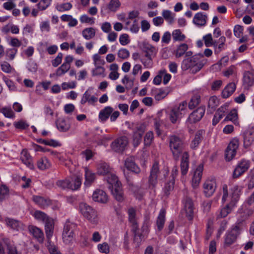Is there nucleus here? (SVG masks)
I'll return each mask as SVG.
<instances>
[{
	"label": "nucleus",
	"mask_w": 254,
	"mask_h": 254,
	"mask_svg": "<svg viewBox=\"0 0 254 254\" xmlns=\"http://www.w3.org/2000/svg\"><path fill=\"white\" fill-rule=\"evenodd\" d=\"M206 62L207 60L204 58L203 55H195L184 59L182 62L181 67L184 70L190 69L191 73H196L202 69Z\"/></svg>",
	"instance_id": "obj_1"
},
{
	"label": "nucleus",
	"mask_w": 254,
	"mask_h": 254,
	"mask_svg": "<svg viewBox=\"0 0 254 254\" xmlns=\"http://www.w3.org/2000/svg\"><path fill=\"white\" fill-rule=\"evenodd\" d=\"M231 201L225 206L222 207L216 212L217 220L226 217L236 206L239 198L240 189L238 186H233L231 190Z\"/></svg>",
	"instance_id": "obj_2"
},
{
	"label": "nucleus",
	"mask_w": 254,
	"mask_h": 254,
	"mask_svg": "<svg viewBox=\"0 0 254 254\" xmlns=\"http://www.w3.org/2000/svg\"><path fill=\"white\" fill-rule=\"evenodd\" d=\"M79 210L83 217L91 225L96 226L100 222V217L97 211L86 203L79 204Z\"/></svg>",
	"instance_id": "obj_3"
},
{
	"label": "nucleus",
	"mask_w": 254,
	"mask_h": 254,
	"mask_svg": "<svg viewBox=\"0 0 254 254\" xmlns=\"http://www.w3.org/2000/svg\"><path fill=\"white\" fill-rule=\"evenodd\" d=\"M169 170L167 169L161 171L159 169V164L155 162L151 169L150 175L148 179V185L150 188H154L158 183V180L165 179L168 175Z\"/></svg>",
	"instance_id": "obj_4"
},
{
	"label": "nucleus",
	"mask_w": 254,
	"mask_h": 254,
	"mask_svg": "<svg viewBox=\"0 0 254 254\" xmlns=\"http://www.w3.org/2000/svg\"><path fill=\"white\" fill-rule=\"evenodd\" d=\"M169 147L173 158L177 161L184 149V139L178 135H172L169 136Z\"/></svg>",
	"instance_id": "obj_5"
},
{
	"label": "nucleus",
	"mask_w": 254,
	"mask_h": 254,
	"mask_svg": "<svg viewBox=\"0 0 254 254\" xmlns=\"http://www.w3.org/2000/svg\"><path fill=\"white\" fill-rule=\"evenodd\" d=\"M74 185H71V182L69 179H65L64 180H59L57 182V185L58 187L62 189H70L72 190H78L82 183V179L79 177H76L73 181Z\"/></svg>",
	"instance_id": "obj_6"
},
{
	"label": "nucleus",
	"mask_w": 254,
	"mask_h": 254,
	"mask_svg": "<svg viewBox=\"0 0 254 254\" xmlns=\"http://www.w3.org/2000/svg\"><path fill=\"white\" fill-rule=\"evenodd\" d=\"M239 146V140L237 137L233 138L228 144L225 153L226 160L230 161L236 155L237 150Z\"/></svg>",
	"instance_id": "obj_7"
},
{
	"label": "nucleus",
	"mask_w": 254,
	"mask_h": 254,
	"mask_svg": "<svg viewBox=\"0 0 254 254\" xmlns=\"http://www.w3.org/2000/svg\"><path fill=\"white\" fill-rule=\"evenodd\" d=\"M250 165L251 162L249 160L242 159L238 163L235 169L233 171V177L234 178H238L240 177L244 173L248 171L250 167Z\"/></svg>",
	"instance_id": "obj_8"
},
{
	"label": "nucleus",
	"mask_w": 254,
	"mask_h": 254,
	"mask_svg": "<svg viewBox=\"0 0 254 254\" xmlns=\"http://www.w3.org/2000/svg\"><path fill=\"white\" fill-rule=\"evenodd\" d=\"M128 144V140L126 136H121L115 140L111 144L112 149L118 153L123 152Z\"/></svg>",
	"instance_id": "obj_9"
},
{
	"label": "nucleus",
	"mask_w": 254,
	"mask_h": 254,
	"mask_svg": "<svg viewBox=\"0 0 254 254\" xmlns=\"http://www.w3.org/2000/svg\"><path fill=\"white\" fill-rule=\"evenodd\" d=\"M184 208L186 211V217L189 220H192L194 215V204L192 199L186 196L184 197L183 200Z\"/></svg>",
	"instance_id": "obj_10"
},
{
	"label": "nucleus",
	"mask_w": 254,
	"mask_h": 254,
	"mask_svg": "<svg viewBox=\"0 0 254 254\" xmlns=\"http://www.w3.org/2000/svg\"><path fill=\"white\" fill-rule=\"evenodd\" d=\"M205 112L204 106H200L192 112L189 116L187 123L193 124L199 122L203 117Z\"/></svg>",
	"instance_id": "obj_11"
},
{
	"label": "nucleus",
	"mask_w": 254,
	"mask_h": 254,
	"mask_svg": "<svg viewBox=\"0 0 254 254\" xmlns=\"http://www.w3.org/2000/svg\"><path fill=\"white\" fill-rule=\"evenodd\" d=\"M203 192L205 196H211L216 189V183L213 179L206 180L203 185Z\"/></svg>",
	"instance_id": "obj_12"
},
{
	"label": "nucleus",
	"mask_w": 254,
	"mask_h": 254,
	"mask_svg": "<svg viewBox=\"0 0 254 254\" xmlns=\"http://www.w3.org/2000/svg\"><path fill=\"white\" fill-rule=\"evenodd\" d=\"M240 233V229L239 226H236L230 231L228 232L225 235V244L230 246L236 240L237 236Z\"/></svg>",
	"instance_id": "obj_13"
},
{
	"label": "nucleus",
	"mask_w": 254,
	"mask_h": 254,
	"mask_svg": "<svg viewBox=\"0 0 254 254\" xmlns=\"http://www.w3.org/2000/svg\"><path fill=\"white\" fill-rule=\"evenodd\" d=\"M145 129L146 126L144 124H138L136 125L133 139L134 146H137L141 142L142 134Z\"/></svg>",
	"instance_id": "obj_14"
},
{
	"label": "nucleus",
	"mask_w": 254,
	"mask_h": 254,
	"mask_svg": "<svg viewBox=\"0 0 254 254\" xmlns=\"http://www.w3.org/2000/svg\"><path fill=\"white\" fill-rule=\"evenodd\" d=\"M98 101V98L92 95V89L88 88L83 94L80 101L82 105H84L88 103L89 105H94Z\"/></svg>",
	"instance_id": "obj_15"
},
{
	"label": "nucleus",
	"mask_w": 254,
	"mask_h": 254,
	"mask_svg": "<svg viewBox=\"0 0 254 254\" xmlns=\"http://www.w3.org/2000/svg\"><path fill=\"white\" fill-rule=\"evenodd\" d=\"M203 170V165L202 164H200L197 167L193 172L191 180V185L193 189L197 188L199 186L202 178Z\"/></svg>",
	"instance_id": "obj_16"
},
{
	"label": "nucleus",
	"mask_w": 254,
	"mask_h": 254,
	"mask_svg": "<svg viewBox=\"0 0 254 254\" xmlns=\"http://www.w3.org/2000/svg\"><path fill=\"white\" fill-rule=\"evenodd\" d=\"M92 200L100 203L105 204L108 201V196L102 190L96 189L92 194Z\"/></svg>",
	"instance_id": "obj_17"
},
{
	"label": "nucleus",
	"mask_w": 254,
	"mask_h": 254,
	"mask_svg": "<svg viewBox=\"0 0 254 254\" xmlns=\"http://www.w3.org/2000/svg\"><path fill=\"white\" fill-rule=\"evenodd\" d=\"M207 20V15L203 12H199L194 15L192 22L197 27H202L205 26Z\"/></svg>",
	"instance_id": "obj_18"
},
{
	"label": "nucleus",
	"mask_w": 254,
	"mask_h": 254,
	"mask_svg": "<svg viewBox=\"0 0 254 254\" xmlns=\"http://www.w3.org/2000/svg\"><path fill=\"white\" fill-rule=\"evenodd\" d=\"M243 85L249 88L254 84V71H245L243 74Z\"/></svg>",
	"instance_id": "obj_19"
},
{
	"label": "nucleus",
	"mask_w": 254,
	"mask_h": 254,
	"mask_svg": "<svg viewBox=\"0 0 254 254\" xmlns=\"http://www.w3.org/2000/svg\"><path fill=\"white\" fill-rule=\"evenodd\" d=\"M106 179L109 185L108 188L110 190L113 189L115 187H119V186L121 185L118 178L112 171L106 176Z\"/></svg>",
	"instance_id": "obj_20"
},
{
	"label": "nucleus",
	"mask_w": 254,
	"mask_h": 254,
	"mask_svg": "<svg viewBox=\"0 0 254 254\" xmlns=\"http://www.w3.org/2000/svg\"><path fill=\"white\" fill-rule=\"evenodd\" d=\"M28 230L30 233L32 235L34 238H35L39 243H43L44 239V233L41 229L34 226H30L28 227Z\"/></svg>",
	"instance_id": "obj_21"
},
{
	"label": "nucleus",
	"mask_w": 254,
	"mask_h": 254,
	"mask_svg": "<svg viewBox=\"0 0 254 254\" xmlns=\"http://www.w3.org/2000/svg\"><path fill=\"white\" fill-rule=\"evenodd\" d=\"M189 154L187 152H184L182 154L181 162V170L182 176L186 175L189 168Z\"/></svg>",
	"instance_id": "obj_22"
},
{
	"label": "nucleus",
	"mask_w": 254,
	"mask_h": 254,
	"mask_svg": "<svg viewBox=\"0 0 254 254\" xmlns=\"http://www.w3.org/2000/svg\"><path fill=\"white\" fill-rule=\"evenodd\" d=\"M45 223V231L47 239L50 241L51 238L53 235L54 230V222L52 218L47 220Z\"/></svg>",
	"instance_id": "obj_23"
},
{
	"label": "nucleus",
	"mask_w": 254,
	"mask_h": 254,
	"mask_svg": "<svg viewBox=\"0 0 254 254\" xmlns=\"http://www.w3.org/2000/svg\"><path fill=\"white\" fill-rule=\"evenodd\" d=\"M113 111L114 109L112 107L110 106L105 107L104 109L101 110L99 113V121L103 123L106 122Z\"/></svg>",
	"instance_id": "obj_24"
},
{
	"label": "nucleus",
	"mask_w": 254,
	"mask_h": 254,
	"mask_svg": "<svg viewBox=\"0 0 254 254\" xmlns=\"http://www.w3.org/2000/svg\"><path fill=\"white\" fill-rule=\"evenodd\" d=\"M125 166L128 170L135 174H138L140 172V168L135 164L134 158L132 157H128L125 160Z\"/></svg>",
	"instance_id": "obj_25"
},
{
	"label": "nucleus",
	"mask_w": 254,
	"mask_h": 254,
	"mask_svg": "<svg viewBox=\"0 0 254 254\" xmlns=\"http://www.w3.org/2000/svg\"><path fill=\"white\" fill-rule=\"evenodd\" d=\"M141 48L145 55L148 56H155L157 49L147 42H143L142 43Z\"/></svg>",
	"instance_id": "obj_26"
},
{
	"label": "nucleus",
	"mask_w": 254,
	"mask_h": 254,
	"mask_svg": "<svg viewBox=\"0 0 254 254\" xmlns=\"http://www.w3.org/2000/svg\"><path fill=\"white\" fill-rule=\"evenodd\" d=\"M32 200L37 205L42 208L47 207L51 204V201L50 199L45 198L38 195H33Z\"/></svg>",
	"instance_id": "obj_27"
},
{
	"label": "nucleus",
	"mask_w": 254,
	"mask_h": 254,
	"mask_svg": "<svg viewBox=\"0 0 254 254\" xmlns=\"http://www.w3.org/2000/svg\"><path fill=\"white\" fill-rule=\"evenodd\" d=\"M85 181L84 185L86 187H89L92 185L96 179V174L92 171L89 170L87 168H85Z\"/></svg>",
	"instance_id": "obj_28"
},
{
	"label": "nucleus",
	"mask_w": 254,
	"mask_h": 254,
	"mask_svg": "<svg viewBox=\"0 0 254 254\" xmlns=\"http://www.w3.org/2000/svg\"><path fill=\"white\" fill-rule=\"evenodd\" d=\"M204 133L205 131L202 129L199 130L196 132L194 137L190 145L191 148L195 149L198 147L203 139V136Z\"/></svg>",
	"instance_id": "obj_29"
},
{
	"label": "nucleus",
	"mask_w": 254,
	"mask_h": 254,
	"mask_svg": "<svg viewBox=\"0 0 254 254\" xmlns=\"http://www.w3.org/2000/svg\"><path fill=\"white\" fill-rule=\"evenodd\" d=\"M22 162L30 169L34 168V165L32 162V158L27 151L23 150L20 157Z\"/></svg>",
	"instance_id": "obj_30"
},
{
	"label": "nucleus",
	"mask_w": 254,
	"mask_h": 254,
	"mask_svg": "<svg viewBox=\"0 0 254 254\" xmlns=\"http://www.w3.org/2000/svg\"><path fill=\"white\" fill-rule=\"evenodd\" d=\"M112 172V168L105 162H101L97 167V172L100 175L107 176Z\"/></svg>",
	"instance_id": "obj_31"
},
{
	"label": "nucleus",
	"mask_w": 254,
	"mask_h": 254,
	"mask_svg": "<svg viewBox=\"0 0 254 254\" xmlns=\"http://www.w3.org/2000/svg\"><path fill=\"white\" fill-rule=\"evenodd\" d=\"M166 210L162 208L159 212V215L156 220V225L159 231H161L165 222Z\"/></svg>",
	"instance_id": "obj_32"
},
{
	"label": "nucleus",
	"mask_w": 254,
	"mask_h": 254,
	"mask_svg": "<svg viewBox=\"0 0 254 254\" xmlns=\"http://www.w3.org/2000/svg\"><path fill=\"white\" fill-rule=\"evenodd\" d=\"M236 84L234 82L228 84L222 92V96L223 98L230 97L236 90Z\"/></svg>",
	"instance_id": "obj_33"
},
{
	"label": "nucleus",
	"mask_w": 254,
	"mask_h": 254,
	"mask_svg": "<svg viewBox=\"0 0 254 254\" xmlns=\"http://www.w3.org/2000/svg\"><path fill=\"white\" fill-rule=\"evenodd\" d=\"M128 218L129 223L132 227L137 228L138 227L137 219L136 217V210L133 207L129 208L127 210Z\"/></svg>",
	"instance_id": "obj_34"
},
{
	"label": "nucleus",
	"mask_w": 254,
	"mask_h": 254,
	"mask_svg": "<svg viewBox=\"0 0 254 254\" xmlns=\"http://www.w3.org/2000/svg\"><path fill=\"white\" fill-rule=\"evenodd\" d=\"M244 146L247 148L251 146L254 142V134L251 131H247L243 134Z\"/></svg>",
	"instance_id": "obj_35"
},
{
	"label": "nucleus",
	"mask_w": 254,
	"mask_h": 254,
	"mask_svg": "<svg viewBox=\"0 0 254 254\" xmlns=\"http://www.w3.org/2000/svg\"><path fill=\"white\" fill-rule=\"evenodd\" d=\"M231 121L234 125L238 126L239 122L238 120V113L236 109L232 110L225 118L224 121Z\"/></svg>",
	"instance_id": "obj_36"
},
{
	"label": "nucleus",
	"mask_w": 254,
	"mask_h": 254,
	"mask_svg": "<svg viewBox=\"0 0 254 254\" xmlns=\"http://www.w3.org/2000/svg\"><path fill=\"white\" fill-rule=\"evenodd\" d=\"M37 166L40 170H45L49 169L51 167V164L47 158L44 157L37 161Z\"/></svg>",
	"instance_id": "obj_37"
},
{
	"label": "nucleus",
	"mask_w": 254,
	"mask_h": 254,
	"mask_svg": "<svg viewBox=\"0 0 254 254\" xmlns=\"http://www.w3.org/2000/svg\"><path fill=\"white\" fill-rule=\"evenodd\" d=\"M96 34V29L93 27H88L84 29L82 31L83 38L87 40L93 39Z\"/></svg>",
	"instance_id": "obj_38"
},
{
	"label": "nucleus",
	"mask_w": 254,
	"mask_h": 254,
	"mask_svg": "<svg viewBox=\"0 0 254 254\" xmlns=\"http://www.w3.org/2000/svg\"><path fill=\"white\" fill-rule=\"evenodd\" d=\"M200 96L198 94H194L188 103L189 108L190 110L194 109L200 104Z\"/></svg>",
	"instance_id": "obj_39"
},
{
	"label": "nucleus",
	"mask_w": 254,
	"mask_h": 254,
	"mask_svg": "<svg viewBox=\"0 0 254 254\" xmlns=\"http://www.w3.org/2000/svg\"><path fill=\"white\" fill-rule=\"evenodd\" d=\"M112 193L115 199L118 201H122L124 199V195L122 188V185L119 187H115L113 189L111 190Z\"/></svg>",
	"instance_id": "obj_40"
},
{
	"label": "nucleus",
	"mask_w": 254,
	"mask_h": 254,
	"mask_svg": "<svg viewBox=\"0 0 254 254\" xmlns=\"http://www.w3.org/2000/svg\"><path fill=\"white\" fill-rule=\"evenodd\" d=\"M6 225L13 229L19 230L21 227V223L16 220L7 218L5 219Z\"/></svg>",
	"instance_id": "obj_41"
},
{
	"label": "nucleus",
	"mask_w": 254,
	"mask_h": 254,
	"mask_svg": "<svg viewBox=\"0 0 254 254\" xmlns=\"http://www.w3.org/2000/svg\"><path fill=\"white\" fill-rule=\"evenodd\" d=\"M57 127L61 131H66L70 128V125L64 119H59L57 121Z\"/></svg>",
	"instance_id": "obj_42"
},
{
	"label": "nucleus",
	"mask_w": 254,
	"mask_h": 254,
	"mask_svg": "<svg viewBox=\"0 0 254 254\" xmlns=\"http://www.w3.org/2000/svg\"><path fill=\"white\" fill-rule=\"evenodd\" d=\"M155 56L144 55V56L141 58L140 61L145 68H149L152 67L153 64L152 59Z\"/></svg>",
	"instance_id": "obj_43"
},
{
	"label": "nucleus",
	"mask_w": 254,
	"mask_h": 254,
	"mask_svg": "<svg viewBox=\"0 0 254 254\" xmlns=\"http://www.w3.org/2000/svg\"><path fill=\"white\" fill-rule=\"evenodd\" d=\"M173 39L174 41L182 42L185 41L186 36L183 34L180 29L174 30L172 32Z\"/></svg>",
	"instance_id": "obj_44"
},
{
	"label": "nucleus",
	"mask_w": 254,
	"mask_h": 254,
	"mask_svg": "<svg viewBox=\"0 0 254 254\" xmlns=\"http://www.w3.org/2000/svg\"><path fill=\"white\" fill-rule=\"evenodd\" d=\"M33 216L36 220L41 221L44 223L50 218L45 213L40 210L35 211Z\"/></svg>",
	"instance_id": "obj_45"
},
{
	"label": "nucleus",
	"mask_w": 254,
	"mask_h": 254,
	"mask_svg": "<svg viewBox=\"0 0 254 254\" xmlns=\"http://www.w3.org/2000/svg\"><path fill=\"white\" fill-rule=\"evenodd\" d=\"M219 105V100L216 96H212L209 99L208 102V108L212 111Z\"/></svg>",
	"instance_id": "obj_46"
},
{
	"label": "nucleus",
	"mask_w": 254,
	"mask_h": 254,
	"mask_svg": "<svg viewBox=\"0 0 254 254\" xmlns=\"http://www.w3.org/2000/svg\"><path fill=\"white\" fill-rule=\"evenodd\" d=\"M0 112L7 118L14 119L15 118V114L10 107H4L0 110Z\"/></svg>",
	"instance_id": "obj_47"
},
{
	"label": "nucleus",
	"mask_w": 254,
	"mask_h": 254,
	"mask_svg": "<svg viewBox=\"0 0 254 254\" xmlns=\"http://www.w3.org/2000/svg\"><path fill=\"white\" fill-rule=\"evenodd\" d=\"M182 115L177 111L175 108H173L170 113V120L173 124L177 123V121L182 118Z\"/></svg>",
	"instance_id": "obj_48"
},
{
	"label": "nucleus",
	"mask_w": 254,
	"mask_h": 254,
	"mask_svg": "<svg viewBox=\"0 0 254 254\" xmlns=\"http://www.w3.org/2000/svg\"><path fill=\"white\" fill-rule=\"evenodd\" d=\"M70 68V65L65 64H63L56 71V74L58 76H61L65 73Z\"/></svg>",
	"instance_id": "obj_49"
},
{
	"label": "nucleus",
	"mask_w": 254,
	"mask_h": 254,
	"mask_svg": "<svg viewBox=\"0 0 254 254\" xmlns=\"http://www.w3.org/2000/svg\"><path fill=\"white\" fill-rule=\"evenodd\" d=\"M162 16L169 24H172L174 21V16L171 11L164 10L162 12Z\"/></svg>",
	"instance_id": "obj_50"
},
{
	"label": "nucleus",
	"mask_w": 254,
	"mask_h": 254,
	"mask_svg": "<svg viewBox=\"0 0 254 254\" xmlns=\"http://www.w3.org/2000/svg\"><path fill=\"white\" fill-rule=\"evenodd\" d=\"M188 49V46L187 44L183 43L180 45L176 51V57L179 58L182 57Z\"/></svg>",
	"instance_id": "obj_51"
},
{
	"label": "nucleus",
	"mask_w": 254,
	"mask_h": 254,
	"mask_svg": "<svg viewBox=\"0 0 254 254\" xmlns=\"http://www.w3.org/2000/svg\"><path fill=\"white\" fill-rule=\"evenodd\" d=\"M133 230L134 235V242L139 245L142 240L144 239V236L137 230V228L133 227Z\"/></svg>",
	"instance_id": "obj_52"
},
{
	"label": "nucleus",
	"mask_w": 254,
	"mask_h": 254,
	"mask_svg": "<svg viewBox=\"0 0 254 254\" xmlns=\"http://www.w3.org/2000/svg\"><path fill=\"white\" fill-rule=\"evenodd\" d=\"M205 45L206 47H210L211 46H216V41H213L212 37L211 34H208L203 37Z\"/></svg>",
	"instance_id": "obj_53"
},
{
	"label": "nucleus",
	"mask_w": 254,
	"mask_h": 254,
	"mask_svg": "<svg viewBox=\"0 0 254 254\" xmlns=\"http://www.w3.org/2000/svg\"><path fill=\"white\" fill-rule=\"evenodd\" d=\"M174 184L175 180H170L169 182L165 185L163 191L166 195L168 196L170 194V191L173 190Z\"/></svg>",
	"instance_id": "obj_54"
},
{
	"label": "nucleus",
	"mask_w": 254,
	"mask_h": 254,
	"mask_svg": "<svg viewBox=\"0 0 254 254\" xmlns=\"http://www.w3.org/2000/svg\"><path fill=\"white\" fill-rule=\"evenodd\" d=\"M74 235V232L63 233L62 236L64 243L66 245L70 244L73 240Z\"/></svg>",
	"instance_id": "obj_55"
},
{
	"label": "nucleus",
	"mask_w": 254,
	"mask_h": 254,
	"mask_svg": "<svg viewBox=\"0 0 254 254\" xmlns=\"http://www.w3.org/2000/svg\"><path fill=\"white\" fill-rule=\"evenodd\" d=\"M119 0H111L108 5V9L112 11H116L120 6Z\"/></svg>",
	"instance_id": "obj_56"
},
{
	"label": "nucleus",
	"mask_w": 254,
	"mask_h": 254,
	"mask_svg": "<svg viewBox=\"0 0 254 254\" xmlns=\"http://www.w3.org/2000/svg\"><path fill=\"white\" fill-rule=\"evenodd\" d=\"M154 139L153 132L152 131L147 132L144 138V144L146 146H149L151 144Z\"/></svg>",
	"instance_id": "obj_57"
},
{
	"label": "nucleus",
	"mask_w": 254,
	"mask_h": 254,
	"mask_svg": "<svg viewBox=\"0 0 254 254\" xmlns=\"http://www.w3.org/2000/svg\"><path fill=\"white\" fill-rule=\"evenodd\" d=\"M169 93L167 89H160L157 91V93L155 95V99L156 100H160L164 98Z\"/></svg>",
	"instance_id": "obj_58"
},
{
	"label": "nucleus",
	"mask_w": 254,
	"mask_h": 254,
	"mask_svg": "<svg viewBox=\"0 0 254 254\" xmlns=\"http://www.w3.org/2000/svg\"><path fill=\"white\" fill-rule=\"evenodd\" d=\"M188 106V103L187 101H184L181 102L178 106L175 107L174 108H175L177 111H178L179 113H180L181 115H182L186 113L187 110V107Z\"/></svg>",
	"instance_id": "obj_59"
},
{
	"label": "nucleus",
	"mask_w": 254,
	"mask_h": 254,
	"mask_svg": "<svg viewBox=\"0 0 254 254\" xmlns=\"http://www.w3.org/2000/svg\"><path fill=\"white\" fill-rule=\"evenodd\" d=\"M27 68L32 73H36L37 71L38 65L34 61L30 60L27 64Z\"/></svg>",
	"instance_id": "obj_60"
},
{
	"label": "nucleus",
	"mask_w": 254,
	"mask_h": 254,
	"mask_svg": "<svg viewBox=\"0 0 254 254\" xmlns=\"http://www.w3.org/2000/svg\"><path fill=\"white\" fill-rule=\"evenodd\" d=\"M76 225L74 223H70L69 221H67L64 224L63 233H70L74 232V229Z\"/></svg>",
	"instance_id": "obj_61"
},
{
	"label": "nucleus",
	"mask_w": 254,
	"mask_h": 254,
	"mask_svg": "<svg viewBox=\"0 0 254 254\" xmlns=\"http://www.w3.org/2000/svg\"><path fill=\"white\" fill-rule=\"evenodd\" d=\"M95 66L96 68L93 69L92 71V76H103V77L105 76V68L103 67H102L98 65Z\"/></svg>",
	"instance_id": "obj_62"
},
{
	"label": "nucleus",
	"mask_w": 254,
	"mask_h": 254,
	"mask_svg": "<svg viewBox=\"0 0 254 254\" xmlns=\"http://www.w3.org/2000/svg\"><path fill=\"white\" fill-rule=\"evenodd\" d=\"M52 0H40L37 4L40 10H45L51 4Z\"/></svg>",
	"instance_id": "obj_63"
},
{
	"label": "nucleus",
	"mask_w": 254,
	"mask_h": 254,
	"mask_svg": "<svg viewBox=\"0 0 254 254\" xmlns=\"http://www.w3.org/2000/svg\"><path fill=\"white\" fill-rule=\"evenodd\" d=\"M248 178L249 179L248 189H252L254 188V168L250 171Z\"/></svg>",
	"instance_id": "obj_64"
}]
</instances>
